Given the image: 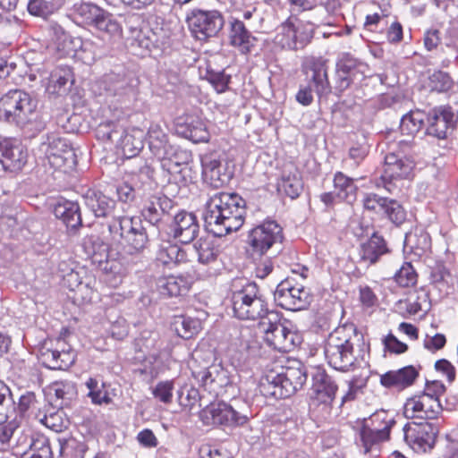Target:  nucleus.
Masks as SVG:
<instances>
[{
	"label": "nucleus",
	"instance_id": "nucleus-13",
	"mask_svg": "<svg viewBox=\"0 0 458 458\" xmlns=\"http://www.w3.org/2000/svg\"><path fill=\"white\" fill-rule=\"evenodd\" d=\"M274 299L277 305L288 310H303L310 301L308 290L293 278H286L277 285Z\"/></svg>",
	"mask_w": 458,
	"mask_h": 458
},
{
	"label": "nucleus",
	"instance_id": "nucleus-35",
	"mask_svg": "<svg viewBox=\"0 0 458 458\" xmlns=\"http://www.w3.org/2000/svg\"><path fill=\"white\" fill-rule=\"evenodd\" d=\"M113 48L112 45L96 35L94 38H87L81 41V51L85 54L81 58L84 63L91 64L96 59L108 55Z\"/></svg>",
	"mask_w": 458,
	"mask_h": 458
},
{
	"label": "nucleus",
	"instance_id": "nucleus-59",
	"mask_svg": "<svg viewBox=\"0 0 458 458\" xmlns=\"http://www.w3.org/2000/svg\"><path fill=\"white\" fill-rule=\"evenodd\" d=\"M174 382L161 381L152 389L154 397L164 403H170L173 399Z\"/></svg>",
	"mask_w": 458,
	"mask_h": 458
},
{
	"label": "nucleus",
	"instance_id": "nucleus-56",
	"mask_svg": "<svg viewBox=\"0 0 458 458\" xmlns=\"http://www.w3.org/2000/svg\"><path fill=\"white\" fill-rule=\"evenodd\" d=\"M199 400V390L192 386L184 385L178 391V402L179 404L183 408L189 409L191 411Z\"/></svg>",
	"mask_w": 458,
	"mask_h": 458
},
{
	"label": "nucleus",
	"instance_id": "nucleus-22",
	"mask_svg": "<svg viewBox=\"0 0 458 458\" xmlns=\"http://www.w3.org/2000/svg\"><path fill=\"white\" fill-rule=\"evenodd\" d=\"M92 283H95V280L91 276H86L82 267L79 269L72 268L63 275L64 285L70 291L74 292L77 298H81L83 301H90L93 298Z\"/></svg>",
	"mask_w": 458,
	"mask_h": 458
},
{
	"label": "nucleus",
	"instance_id": "nucleus-12",
	"mask_svg": "<svg viewBox=\"0 0 458 458\" xmlns=\"http://www.w3.org/2000/svg\"><path fill=\"white\" fill-rule=\"evenodd\" d=\"M394 424V420L388 418L385 411H377L371 415L369 420L364 422L359 433L364 453L369 452L373 445L387 440L390 429Z\"/></svg>",
	"mask_w": 458,
	"mask_h": 458
},
{
	"label": "nucleus",
	"instance_id": "nucleus-16",
	"mask_svg": "<svg viewBox=\"0 0 458 458\" xmlns=\"http://www.w3.org/2000/svg\"><path fill=\"white\" fill-rule=\"evenodd\" d=\"M442 411L439 400L428 394H419L406 400L403 414L408 419L422 420H435Z\"/></svg>",
	"mask_w": 458,
	"mask_h": 458
},
{
	"label": "nucleus",
	"instance_id": "nucleus-53",
	"mask_svg": "<svg viewBox=\"0 0 458 458\" xmlns=\"http://www.w3.org/2000/svg\"><path fill=\"white\" fill-rule=\"evenodd\" d=\"M123 132V129L114 122L100 123L97 129V136L98 139L112 142H118Z\"/></svg>",
	"mask_w": 458,
	"mask_h": 458
},
{
	"label": "nucleus",
	"instance_id": "nucleus-38",
	"mask_svg": "<svg viewBox=\"0 0 458 458\" xmlns=\"http://www.w3.org/2000/svg\"><path fill=\"white\" fill-rule=\"evenodd\" d=\"M72 74L69 68L55 69L48 79L47 92L50 95H63L69 89L68 84H72Z\"/></svg>",
	"mask_w": 458,
	"mask_h": 458
},
{
	"label": "nucleus",
	"instance_id": "nucleus-42",
	"mask_svg": "<svg viewBox=\"0 0 458 458\" xmlns=\"http://www.w3.org/2000/svg\"><path fill=\"white\" fill-rule=\"evenodd\" d=\"M172 328L178 336L183 339H190L201 329V322L199 319L180 316L174 318L172 323Z\"/></svg>",
	"mask_w": 458,
	"mask_h": 458
},
{
	"label": "nucleus",
	"instance_id": "nucleus-54",
	"mask_svg": "<svg viewBox=\"0 0 458 458\" xmlns=\"http://www.w3.org/2000/svg\"><path fill=\"white\" fill-rule=\"evenodd\" d=\"M120 147L122 148L123 155L127 158L135 157L139 151L142 148V142L139 139L131 134L123 132V136L118 140Z\"/></svg>",
	"mask_w": 458,
	"mask_h": 458
},
{
	"label": "nucleus",
	"instance_id": "nucleus-7",
	"mask_svg": "<svg viewBox=\"0 0 458 458\" xmlns=\"http://www.w3.org/2000/svg\"><path fill=\"white\" fill-rule=\"evenodd\" d=\"M311 376L312 386L310 408L318 416L326 417L331 412L337 386L332 377L320 368H315Z\"/></svg>",
	"mask_w": 458,
	"mask_h": 458
},
{
	"label": "nucleus",
	"instance_id": "nucleus-47",
	"mask_svg": "<svg viewBox=\"0 0 458 458\" xmlns=\"http://www.w3.org/2000/svg\"><path fill=\"white\" fill-rule=\"evenodd\" d=\"M277 191L291 199H295L302 191V182L297 174L283 175L277 183Z\"/></svg>",
	"mask_w": 458,
	"mask_h": 458
},
{
	"label": "nucleus",
	"instance_id": "nucleus-31",
	"mask_svg": "<svg viewBox=\"0 0 458 458\" xmlns=\"http://www.w3.org/2000/svg\"><path fill=\"white\" fill-rule=\"evenodd\" d=\"M418 376L419 372L413 366H406L400 369L385 373L380 377V383L388 388L403 389L411 386Z\"/></svg>",
	"mask_w": 458,
	"mask_h": 458
},
{
	"label": "nucleus",
	"instance_id": "nucleus-6",
	"mask_svg": "<svg viewBox=\"0 0 458 458\" xmlns=\"http://www.w3.org/2000/svg\"><path fill=\"white\" fill-rule=\"evenodd\" d=\"M265 341L279 352H287L294 349L299 343V336L291 327L289 321L282 320L277 311L270 312L267 320L260 323Z\"/></svg>",
	"mask_w": 458,
	"mask_h": 458
},
{
	"label": "nucleus",
	"instance_id": "nucleus-32",
	"mask_svg": "<svg viewBox=\"0 0 458 458\" xmlns=\"http://www.w3.org/2000/svg\"><path fill=\"white\" fill-rule=\"evenodd\" d=\"M40 360L50 369H66L74 362L75 356L71 350L43 348Z\"/></svg>",
	"mask_w": 458,
	"mask_h": 458
},
{
	"label": "nucleus",
	"instance_id": "nucleus-49",
	"mask_svg": "<svg viewBox=\"0 0 458 458\" xmlns=\"http://www.w3.org/2000/svg\"><path fill=\"white\" fill-rule=\"evenodd\" d=\"M39 421L55 432H63L70 424L68 418L62 410L45 414Z\"/></svg>",
	"mask_w": 458,
	"mask_h": 458
},
{
	"label": "nucleus",
	"instance_id": "nucleus-29",
	"mask_svg": "<svg viewBox=\"0 0 458 458\" xmlns=\"http://www.w3.org/2000/svg\"><path fill=\"white\" fill-rule=\"evenodd\" d=\"M177 131L190 140L207 142L209 140V132L202 119L196 115H186L177 123Z\"/></svg>",
	"mask_w": 458,
	"mask_h": 458
},
{
	"label": "nucleus",
	"instance_id": "nucleus-23",
	"mask_svg": "<svg viewBox=\"0 0 458 458\" xmlns=\"http://www.w3.org/2000/svg\"><path fill=\"white\" fill-rule=\"evenodd\" d=\"M85 249L94 262L102 266L103 270L121 277L124 274V267L120 262L107 259V245L99 238L90 237L84 242Z\"/></svg>",
	"mask_w": 458,
	"mask_h": 458
},
{
	"label": "nucleus",
	"instance_id": "nucleus-61",
	"mask_svg": "<svg viewBox=\"0 0 458 458\" xmlns=\"http://www.w3.org/2000/svg\"><path fill=\"white\" fill-rule=\"evenodd\" d=\"M429 80L431 89L437 92L446 91L453 85L451 77L446 72L441 71L434 72Z\"/></svg>",
	"mask_w": 458,
	"mask_h": 458
},
{
	"label": "nucleus",
	"instance_id": "nucleus-15",
	"mask_svg": "<svg viewBox=\"0 0 458 458\" xmlns=\"http://www.w3.org/2000/svg\"><path fill=\"white\" fill-rule=\"evenodd\" d=\"M403 430L404 441L416 453H425L433 448L437 428L432 423H408Z\"/></svg>",
	"mask_w": 458,
	"mask_h": 458
},
{
	"label": "nucleus",
	"instance_id": "nucleus-45",
	"mask_svg": "<svg viewBox=\"0 0 458 458\" xmlns=\"http://www.w3.org/2000/svg\"><path fill=\"white\" fill-rule=\"evenodd\" d=\"M134 162L137 164L138 168L131 171V181L135 185V188L140 189L151 185L153 176L151 166L142 158H137Z\"/></svg>",
	"mask_w": 458,
	"mask_h": 458
},
{
	"label": "nucleus",
	"instance_id": "nucleus-24",
	"mask_svg": "<svg viewBox=\"0 0 458 458\" xmlns=\"http://www.w3.org/2000/svg\"><path fill=\"white\" fill-rule=\"evenodd\" d=\"M174 201L168 197L157 194L145 200L141 216L152 225H158L174 208Z\"/></svg>",
	"mask_w": 458,
	"mask_h": 458
},
{
	"label": "nucleus",
	"instance_id": "nucleus-5",
	"mask_svg": "<svg viewBox=\"0 0 458 458\" xmlns=\"http://www.w3.org/2000/svg\"><path fill=\"white\" fill-rule=\"evenodd\" d=\"M232 308L234 317L242 320H267L270 312L267 303L261 297L256 284H248L242 290L234 292L232 296Z\"/></svg>",
	"mask_w": 458,
	"mask_h": 458
},
{
	"label": "nucleus",
	"instance_id": "nucleus-39",
	"mask_svg": "<svg viewBox=\"0 0 458 458\" xmlns=\"http://www.w3.org/2000/svg\"><path fill=\"white\" fill-rule=\"evenodd\" d=\"M99 88H103L107 96L123 98L132 92V88L124 78L111 74L105 76L98 81Z\"/></svg>",
	"mask_w": 458,
	"mask_h": 458
},
{
	"label": "nucleus",
	"instance_id": "nucleus-37",
	"mask_svg": "<svg viewBox=\"0 0 458 458\" xmlns=\"http://www.w3.org/2000/svg\"><path fill=\"white\" fill-rule=\"evenodd\" d=\"M388 251L383 237L373 233V235L360 245V255L363 261L374 264L379 257Z\"/></svg>",
	"mask_w": 458,
	"mask_h": 458
},
{
	"label": "nucleus",
	"instance_id": "nucleus-36",
	"mask_svg": "<svg viewBox=\"0 0 458 458\" xmlns=\"http://www.w3.org/2000/svg\"><path fill=\"white\" fill-rule=\"evenodd\" d=\"M157 284L159 293L169 297L185 294L190 288L189 280L182 276H169L159 278Z\"/></svg>",
	"mask_w": 458,
	"mask_h": 458
},
{
	"label": "nucleus",
	"instance_id": "nucleus-44",
	"mask_svg": "<svg viewBox=\"0 0 458 458\" xmlns=\"http://www.w3.org/2000/svg\"><path fill=\"white\" fill-rule=\"evenodd\" d=\"M194 249L198 254V260L202 264H211L216 261L219 250L213 240L200 238L194 243Z\"/></svg>",
	"mask_w": 458,
	"mask_h": 458
},
{
	"label": "nucleus",
	"instance_id": "nucleus-21",
	"mask_svg": "<svg viewBox=\"0 0 458 458\" xmlns=\"http://www.w3.org/2000/svg\"><path fill=\"white\" fill-rule=\"evenodd\" d=\"M192 376L199 381L210 394L215 395L219 394L221 390L230 382L227 370L216 364H213L199 370L192 369Z\"/></svg>",
	"mask_w": 458,
	"mask_h": 458
},
{
	"label": "nucleus",
	"instance_id": "nucleus-30",
	"mask_svg": "<svg viewBox=\"0 0 458 458\" xmlns=\"http://www.w3.org/2000/svg\"><path fill=\"white\" fill-rule=\"evenodd\" d=\"M229 38L231 45L244 54L250 52L256 42V38L246 28L243 21L236 18L229 21Z\"/></svg>",
	"mask_w": 458,
	"mask_h": 458
},
{
	"label": "nucleus",
	"instance_id": "nucleus-64",
	"mask_svg": "<svg viewBox=\"0 0 458 458\" xmlns=\"http://www.w3.org/2000/svg\"><path fill=\"white\" fill-rule=\"evenodd\" d=\"M136 190L131 181L123 182L116 186V194L120 201L128 203L134 199Z\"/></svg>",
	"mask_w": 458,
	"mask_h": 458
},
{
	"label": "nucleus",
	"instance_id": "nucleus-4",
	"mask_svg": "<svg viewBox=\"0 0 458 458\" xmlns=\"http://www.w3.org/2000/svg\"><path fill=\"white\" fill-rule=\"evenodd\" d=\"M108 228L114 239L119 235L116 245L122 259L137 257L148 247V237L145 228L135 225L132 217L118 216Z\"/></svg>",
	"mask_w": 458,
	"mask_h": 458
},
{
	"label": "nucleus",
	"instance_id": "nucleus-50",
	"mask_svg": "<svg viewBox=\"0 0 458 458\" xmlns=\"http://www.w3.org/2000/svg\"><path fill=\"white\" fill-rule=\"evenodd\" d=\"M423 114L417 112H410L404 114L400 123V130L403 134L412 135L418 132L423 123Z\"/></svg>",
	"mask_w": 458,
	"mask_h": 458
},
{
	"label": "nucleus",
	"instance_id": "nucleus-52",
	"mask_svg": "<svg viewBox=\"0 0 458 458\" xmlns=\"http://www.w3.org/2000/svg\"><path fill=\"white\" fill-rule=\"evenodd\" d=\"M104 9L90 3H81L74 6V13L81 18L82 21L92 26Z\"/></svg>",
	"mask_w": 458,
	"mask_h": 458
},
{
	"label": "nucleus",
	"instance_id": "nucleus-41",
	"mask_svg": "<svg viewBox=\"0 0 458 458\" xmlns=\"http://www.w3.org/2000/svg\"><path fill=\"white\" fill-rule=\"evenodd\" d=\"M404 245L406 248H410L415 255L420 256L430 249V236L422 229H415L406 233Z\"/></svg>",
	"mask_w": 458,
	"mask_h": 458
},
{
	"label": "nucleus",
	"instance_id": "nucleus-1",
	"mask_svg": "<svg viewBox=\"0 0 458 458\" xmlns=\"http://www.w3.org/2000/svg\"><path fill=\"white\" fill-rule=\"evenodd\" d=\"M245 200L236 193L216 192L206 203L203 219L207 230L222 237L244 223Z\"/></svg>",
	"mask_w": 458,
	"mask_h": 458
},
{
	"label": "nucleus",
	"instance_id": "nucleus-51",
	"mask_svg": "<svg viewBox=\"0 0 458 458\" xmlns=\"http://www.w3.org/2000/svg\"><path fill=\"white\" fill-rule=\"evenodd\" d=\"M56 399L62 400L60 405L67 404L77 394L76 386L72 381H56L52 385Z\"/></svg>",
	"mask_w": 458,
	"mask_h": 458
},
{
	"label": "nucleus",
	"instance_id": "nucleus-58",
	"mask_svg": "<svg viewBox=\"0 0 458 458\" xmlns=\"http://www.w3.org/2000/svg\"><path fill=\"white\" fill-rule=\"evenodd\" d=\"M394 280L402 287H410L416 284L417 274L410 263H404L395 273Z\"/></svg>",
	"mask_w": 458,
	"mask_h": 458
},
{
	"label": "nucleus",
	"instance_id": "nucleus-20",
	"mask_svg": "<svg viewBox=\"0 0 458 458\" xmlns=\"http://www.w3.org/2000/svg\"><path fill=\"white\" fill-rule=\"evenodd\" d=\"M28 159L27 150L21 144L0 136V166L10 172L22 169Z\"/></svg>",
	"mask_w": 458,
	"mask_h": 458
},
{
	"label": "nucleus",
	"instance_id": "nucleus-40",
	"mask_svg": "<svg viewBox=\"0 0 458 458\" xmlns=\"http://www.w3.org/2000/svg\"><path fill=\"white\" fill-rule=\"evenodd\" d=\"M156 259L163 265L178 264L186 259V253L178 245L165 241L159 244Z\"/></svg>",
	"mask_w": 458,
	"mask_h": 458
},
{
	"label": "nucleus",
	"instance_id": "nucleus-27",
	"mask_svg": "<svg viewBox=\"0 0 458 458\" xmlns=\"http://www.w3.org/2000/svg\"><path fill=\"white\" fill-rule=\"evenodd\" d=\"M171 228L174 237L180 242L187 244L196 238L199 225L195 215L181 211L174 216Z\"/></svg>",
	"mask_w": 458,
	"mask_h": 458
},
{
	"label": "nucleus",
	"instance_id": "nucleus-46",
	"mask_svg": "<svg viewBox=\"0 0 458 458\" xmlns=\"http://www.w3.org/2000/svg\"><path fill=\"white\" fill-rule=\"evenodd\" d=\"M148 135L149 148L154 151V153L157 156L165 154L168 137L162 127L159 124H151L148 129Z\"/></svg>",
	"mask_w": 458,
	"mask_h": 458
},
{
	"label": "nucleus",
	"instance_id": "nucleus-10",
	"mask_svg": "<svg viewBox=\"0 0 458 458\" xmlns=\"http://www.w3.org/2000/svg\"><path fill=\"white\" fill-rule=\"evenodd\" d=\"M249 418L246 407L236 409L225 402L210 403L199 412L200 420L207 426H242Z\"/></svg>",
	"mask_w": 458,
	"mask_h": 458
},
{
	"label": "nucleus",
	"instance_id": "nucleus-14",
	"mask_svg": "<svg viewBox=\"0 0 458 458\" xmlns=\"http://www.w3.org/2000/svg\"><path fill=\"white\" fill-rule=\"evenodd\" d=\"M282 241V227L276 221L269 220L253 228L249 233L247 242L253 254L261 256Z\"/></svg>",
	"mask_w": 458,
	"mask_h": 458
},
{
	"label": "nucleus",
	"instance_id": "nucleus-33",
	"mask_svg": "<svg viewBox=\"0 0 458 458\" xmlns=\"http://www.w3.org/2000/svg\"><path fill=\"white\" fill-rule=\"evenodd\" d=\"M203 175L209 180L214 187L223 185L227 179L225 174V167L219 157L215 154L205 155L201 157Z\"/></svg>",
	"mask_w": 458,
	"mask_h": 458
},
{
	"label": "nucleus",
	"instance_id": "nucleus-17",
	"mask_svg": "<svg viewBox=\"0 0 458 458\" xmlns=\"http://www.w3.org/2000/svg\"><path fill=\"white\" fill-rule=\"evenodd\" d=\"M413 169L412 162L406 157H399L389 153L385 157V166L377 187L383 186L388 192L393 191L394 180L407 178Z\"/></svg>",
	"mask_w": 458,
	"mask_h": 458
},
{
	"label": "nucleus",
	"instance_id": "nucleus-48",
	"mask_svg": "<svg viewBox=\"0 0 458 458\" xmlns=\"http://www.w3.org/2000/svg\"><path fill=\"white\" fill-rule=\"evenodd\" d=\"M365 64L347 53H344L336 63V69L351 75L352 79L357 73L364 72Z\"/></svg>",
	"mask_w": 458,
	"mask_h": 458
},
{
	"label": "nucleus",
	"instance_id": "nucleus-2",
	"mask_svg": "<svg viewBox=\"0 0 458 458\" xmlns=\"http://www.w3.org/2000/svg\"><path fill=\"white\" fill-rule=\"evenodd\" d=\"M362 335L353 324H345L331 332L324 346L328 364L336 370L348 371L363 359Z\"/></svg>",
	"mask_w": 458,
	"mask_h": 458
},
{
	"label": "nucleus",
	"instance_id": "nucleus-60",
	"mask_svg": "<svg viewBox=\"0 0 458 458\" xmlns=\"http://www.w3.org/2000/svg\"><path fill=\"white\" fill-rule=\"evenodd\" d=\"M21 458H52V452L46 441H38L30 445V450L23 453Z\"/></svg>",
	"mask_w": 458,
	"mask_h": 458
},
{
	"label": "nucleus",
	"instance_id": "nucleus-11",
	"mask_svg": "<svg viewBox=\"0 0 458 458\" xmlns=\"http://www.w3.org/2000/svg\"><path fill=\"white\" fill-rule=\"evenodd\" d=\"M186 22L192 35L205 41L216 37L223 29L225 20L217 10L192 9L186 16Z\"/></svg>",
	"mask_w": 458,
	"mask_h": 458
},
{
	"label": "nucleus",
	"instance_id": "nucleus-63",
	"mask_svg": "<svg viewBox=\"0 0 458 458\" xmlns=\"http://www.w3.org/2000/svg\"><path fill=\"white\" fill-rule=\"evenodd\" d=\"M28 11L32 15L47 17L51 13L52 6L45 0H30L28 4Z\"/></svg>",
	"mask_w": 458,
	"mask_h": 458
},
{
	"label": "nucleus",
	"instance_id": "nucleus-3",
	"mask_svg": "<svg viewBox=\"0 0 458 458\" xmlns=\"http://www.w3.org/2000/svg\"><path fill=\"white\" fill-rule=\"evenodd\" d=\"M307 380L305 369L297 367H279L267 369L262 376L259 389L265 397L284 399L301 389Z\"/></svg>",
	"mask_w": 458,
	"mask_h": 458
},
{
	"label": "nucleus",
	"instance_id": "nucleus-57",
	"mask_svg": "<svg viewBox=\"0 0 458 458\" xmlns=\"http://www.w3.org/2000/svg\"><path fill=\"white\" fill-rule=\"evenodd\" d=\"M86 386L89 390V395L94 403L101 404L109 403L111 402V398L108 396L107 393L102 390L104 384H99L98 380L96 378H89L86 382Z\"/></svg>",
	"mask_w": 458,
	"mask_h": 458
},
{
	"label": "nucleus",
	"instance_id": "nucleus-26",
	"mask_svg": "<svg viewBox=\"0 0 458 458\" xmlns=\"http://www.w3.org/2000/svg\"><path fill=\"white\" fill-rule=\"evenodd\" d=\"M310 38L309 34L287 21L277 29L275 43L284 49L298 50L303 48L309 43Z\"/></svg>",
	"mask_w": 458,
	"mask_h": 458
},
{
	"label": "nucleus",
	"instance_id": "nucleus-9",
	"mask_svg": "<svg viewBox=\"0 0 458 458\" xmlns=\"http://www.w3.org/2000/svg\"><path fill=\"white\" fill-rule=\"evenodd\" d=\"M40 151L45 154L49 165L55 169L67 173L75 168L77 157L70 141L57 134L47 135L40 145Z\"/></svg>",
	"mask_w": 458,
	"mask_h": 458
},
{
	"label": "nucleus",
	"instance_id": "nucleus-25",
	"mask_svg": "<svg viewBox=\"0 0 458 458\" xmlns=\"http://www.w3.org/2000/svg\"><path fill=\"white\" fill-rule=\"evenodd\" d=\"M92 27L96 30L97 35L102 40L113 47L123 38V27L117 18L108 11L105 10L94 22Z\"/></svg>",
	"mask_w": 458,
	"mask_h": 458
},
{
	"label": "nucleus",
	"instance_id": "nucleus-62",
	"mask_svg": "<svg viewBox=\"0 0 458 458\" xmlns=\"http://www.w3.org/2000/svg\"><path fill=\"white\" fill-rule=\"evenodd\" d=\"M354 79L338 69H335V75L334 78V86H332V92L340 96L344 90H346Z\"/></svg>",
	"mask_w": 458,
	"mask_h": 458
},
{
	"label": "nucleus",
	"instance_id": "nucleus-43",
	"mask_svg": "<svg viewBox=\"0 0 458 458\" xmlns=\"http://www.w3.org/2000/svg\"><path fill=\"white\" fill-rule=\"evenodd\" d=\"M334 186L338 197L348 203L356 199L357 186L352 178L342 172H337L334 176Z\"/></svg>",
	"mask_w": 458,
	"mask_h": 458
},
{
	"label": "nucleus",
	"instance_id": "nucleus-19",
	"mask_svg": "<svg viewBox=\"0 0 458 458\" xmlns=\"http://www.w3.org/2000/svg\"><path fill=\"white\" fill-rule=\"evenodd\" d=\"M457 122V115L451 106H439L434 108L428 118L426 133L437 140H445L453 131Z\"/></svg>",
	"mask_w": 458,
	"mask_h": 458
},
{
	"label": "nucleus",
	"instance_id": "nucleus-28",
	"mask_svg": "<svg viewBox=\"0 0 458 458\" xmlns=\"http://www.w3.org/2000/svg\"><path fill=\"white\" fill-rule=\"evenodd\" d=\"M84 203L97 217L113 216L114 221L119 216L115 215V201L101 191L89 190Z\"/></svg>",
	"mask_w": 458,
	"mask_h": 458
},
{
	"label": "nucleus",
	"instance_id": "nucleus-34",
	"mask_svg": "<svg viewBox=\"0 0 458 458\" xmlns=\"http://www.w3.org/2000/svg\"><path fill=\"white\" fill-rule=\"evenodd\" d=\"M54 214L72 229L81 225V216L78 203L67 199L59 200L54 207Z\"/></svg>",
	"mask_w": 458,
	"mask_h": 458
},
{
	"label": "nucleus",
	"instance_id": "nucleus-18",
	"mask_svg": "<svg viewBox=\"0 0 458 458\" xmlns=\"http://www.w3.org/2000/svg\"><path fill=\"white\" fill-rule=\"evenodd\" d=\"M327 63V60L322 57H313L305 65L308 85H310L319 99L327 98L332 92V86L328 80Z\"/></svg>",
	"mask_w": 458,
	"mask_h": 458
},
{
	"label": "nucleus",
	"instance_id": "nucleus-55",
	"mask_svg": "<svg viewBox=\"0 0 458 458\" xmlns=\"http://www.w3.org/2000/svg\"><path fill=\"white\" fill-rule=\"evenodd\" d=\"M383 211L387 217L396 225H402L406 220V211L395 199H387Z\"/></svg>",
	"mask_w": 458,
	"mask_h": 458
},
{
	"label": "nucleus",
	"instance_id": "nucleus-8",
	"mask_svg": "<svg viewBox=\"0 0 458 458\" xmlns=\"http://www.w3.org/2000/svg\"><path fill=\"white\" fill-rule=\"evenodd\" d=\"M37 101L23 90H10L0 98V113L9 122L23 125L30 121Z\"/></svg>",
	"mask_w": 458,
	"mask_h": 458
}]
</instances>
